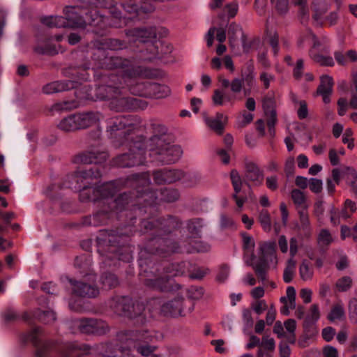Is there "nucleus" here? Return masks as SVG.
<instances>
[{
  "mask_svg": "<svg viewBox=\"0 0 357 357\" xmlns=\"http://www.w3.org/2000/svg\"><path fill=\"white\" fill-rule=\"evenodd\" d=\"M99 172H96L93 169L78 171L75 175L68 178V183H65L66 188L75 190H79L81 201H92L97 202L98 207L101 208L93 215L86 217L84 220L85 225L99 226L107 223L109 218V213L121 211L126 205L129 204L128 196L122 194L116 199H113L117 192V188L114 182H109L96 187H87L89 184L88 180L100 176Z\"/></svg>",
  "mask_w": 357,
  "mask_h": 357,
  "instance_id": "f257e3e1",
  "label": "nucleus"
},
{
  "mask_svg": "<svg viewBox=\"0 0 357 357\" xmlns=\"http://www.w3.org/2000/svg\"><path fill=\"white\" fill-rule=\"evenodd\" d=\"M137 116L118 115L107 122V131L115 146H126L129 152L116 157L114 165L120 167H130L143 164L146 160V149H149L144 136V128L137 126Z\"/></svg>",
  "mask_w": 357,
  "mask_h": 357,
  "instance_id": "f03ea898",
  "label": "nucleus"
},
{
  "mask_svg": "<svg viewBox=\"0 0 357 357\" xmlns=\"http://www.w3.org/2000/svg\"><path fill=\"white\" fill-rule=\"evenodd\" d=\"M121 75H111L107 84L96 89V96L98 100H111V109L116 112L126 110H145L148 107L146 100L136 98H120L123 87Z\"/></svg>",
  "mask_w": 357,
  "mask_h": 357,
  "instance_id": "7ed1b4c3",
  "label": "nucleus"
},
{
  "mask_svg": "<svg viewBox=\"0 0 357 357\" xmlns=\"http://www.w3.org/2000/svg\"><path fill=\"white\" fill-rule=\"evenodd\" d=\"M103 65L109 69L120 68L121 79L123 84L128 86L130 93L139 96L148 97L151 82H137L133 84L132 82L138 77H150L151 73L149 69L135 66L128 60L114 56L106 58Z\"/></svg>",
  "mask_w": 357,
  "mask_h": 357,
  "instance_id": "20e7f679",
  "label": "nucleus"
},
{
  "mask_svg": "<svg viewBox=\"0 0 357 357\" xmlns=\"http://www.w3.org/2000/svg\"><path fill=\"white\" fill-rule=\"evenodd\" d=\"M126 185L136 190L137 199H142L145 205H152L160 202H173L179 197L178 190L164 188L159 192L153 191L150 188L151 181L146 173L134 175L129 178Z\"/></svg>",
  "mask_w": 357,
  "mask_h": 357,
  "instance_id": "39448f33",
  "label": "nucleus"
},
{
  "mask_svg": "<svg viewBox=\"0 0 357 357\" xmlns=\"http://www.w3.org/2000/svg\"><path fill=\"white\" fill-rule=\"evenodd\" d=\"M127 350L123 347L116 349L112 343H100L93 347L71 344L68 347V351L63 357H82L79 351H83L85 354L99 355L103 357H122Z\"/></svg>",
  "mask_w": 357,
  "mask_h": 357,
  "instance_id": "423d86ee",
  "label": "nucleus"
},
{
  "mask_svg": "<svg viewBox=\"0 0 357 357\" xmlns=\"http://www.w3.org/2000/svg\"><path fill=\"white\" fill-rule=\"evenodd\" d=\"M114 312L121 316H128L131 318L139 317L141 322H144V317L142 312L144 310V305L142 303H132V299L128 296H116L109 303Z\"/></svg>",
  "mask_w": 357,
  "mask_h": 357,
  "instance_id": "0eeeda50",
  "label": "nucleus"
},
{
  "mask_svg": "<svg viewBox=\"0 0 357 357\" xmlns=\"http://www.w3.org/2000/svg\"><path fill=\"white\" fill-rule=\"evenodd\" d=\"M98 113H73L59 123V128L64 131L70 132L84 129L94 124L98 120Z\"/></svg>",
  "mask_w": 357,
  "mask_h": 357,
  "instance_id": "6e6552de",
  "label": "nucleus"
},
{
  "mask_svg": "<svg viewBox=\"0 0 357 357\" xmlns=\"http://www.w3.org/2000/svg\"><path fill=\"white\" fill-rule=\"evenodd\" d=\"M183 154V149L179 145L170 143V140L166 141L164 144L159 146H153L149 152V155L155 160L164 163L169 164L178 161Z\"/></svg>",
  "mask_w": 357,
  "mask_h": 357,
  "instance_id": "1a4fd4ad",
  "label": "nucleus"
},
{
  "mask_svg": "<svg viewBox=\"0 0 357 357\" xmlns=\"http://www.w3.org/2000/svg\"><path fill=\"white\" fill-rule=\"evenodd\" d=\"M167 32V30L162 26H149L129 29L126 31V34L131 42L153 43L158 36H165Z\"/></svg>",
  "mask_w": 357,
  "mask_h": 357,
  "instance_id": "9d476101",
  "label": "nucleus"
},
{
  "mask_svg": "<svg viewBox=\"0 0 357 357\" xmlns=\"http://www.w3.org/2000/svg\"><path fill=\"white\" fill-rule=\"evenodd\" d=\"M117 340L122 344H126L129 348L137 347L141 343H149L153 342L156 335L146 331H129L118 333Z\"/></svg>",
  "mask_w": 357,
  "mask_h": 357,
  "instance_id": "9b49d317",
  "label": "nucleus"
},
{
  "mask_svg": "<svg viewBox=\"0 0 357 357\" xmlns=\"http://www.w3.org/2000/svg\"><path fill=\"white\" fill-rule=\"evenodd\" d=\"M73 326L80 333L85 334L102 335L109 331V326L106 322L96 319L75 320L73 321Z\"/></svg>",
  "mask_w": 357,
  "mask_h": 357,
  "instance_id": "f8f14e48",
  "label": "nucleus"
},
{
  "mask_svg": "<svg viewBox=\"0 0 357 357\" xmlns=\"http://www.w3.org/2000/svg\"><path fill=\"white\" fill-rule=\"evenodd\" d=\"M146 130V133L149 135V152L152 151L153 146H159L170 140L167 128L159 123H151Z\"/></svg>",
  "mask_w": 357,
  "mask_h": 357,
  "instance_id": "ddd939ff",
  "label": "nucleus"
},
{
  "mask_svg": "<svg viewBox=\"0 0 357 357\" xmlns=\"http://www.w3.org/2000/svg\"><path fill=\"white\" fill-rule=\"evenodd\" d=\"M105 238H100L104 243H108L109 244V250L107 254L105 255V261L107 265L110 266L111 264L109 261H106L108 260H113L114 259H118L121 261H129L132 257L130 253L127 252L125 255L119 253L117 252L116 247L118 246L119 241H117V238L119 237L114 234L113 232H105Z\"/></svg>",
  "mask_w": 357,
  "mask_h": 357,
  "instance_id": "4468645a",
  "label": "nucleus"
},
{
  "mask_svg": "<svg viewBox=\"0 0 357 357\" xmlns=\"http://www.w3.org/2000/svg\"><path fill=\"white\" fill-rule=\"evenodd\" d=\"M184 173L178 169H163L153 173V180L155 183L162 185L171 183L181 180Z\"/></svg>",
  "mask_w": 357,
  "mask_h": 357,
  "instance_id": "2eb2a0df",
  "label": "nucleus"
},
{
  "mask_svg": "<svg viewBox=\"0 0 357 357\" xmlns=\"http://www.w3.org/2000/svg\"><path fill=\"white\" fill-rule=\"evenodd\" d=\"M203 119L208 128L218 134H222L227 121V116L223 113H204Z\"/></svg>",
  "mask_w": 357,
  "mask_h": 357,
  "instance_id": "dca6fc26",
  "label": "nucleus"
},
{
  "mask_svg": "<svg viewBox=\"0 0 357 357\" xmlns=\"http://www.w3.org/2000/svg\"><path fill=\"white\" fill-rule=\"evenodd\" d=\"M245 176L254 186H260L264 182V172L251 160L245 161Z\"/></svg>",
  "mask_w": 357,
  "mask_h": 357,
  "instance_id": "f3484780",
  "label": "nucleus"
},
{
  "mask_svg": "<svg viewBox=\"0 0 357 357\" xmlns=\"http://www.w3.org/2000/svg\"><path fill=\"white\" fill-rule=\"evenodd\" d=\"M219 81L222 89L215 90L212 100L215 105H225L233 100L235 98V96L225 91V89L230 86L231 82L229 79L220 77Z\"/></svg>",
  "mask_w": 357,
  "mask_h": 357,
  "instance_id": "a211bd4d",
  "label": "nucleus"
},
{
  "mask_svg": "<svg viewBox=\"0 0 357 357\" xmlns=\"http://www.w3.org/2000/svg\"><path fill=\"white\" fill-rule=\"evenodd\" d=\"M72 285L73 293L83 297H96L99 294V290L93 283L88 284L85 282H77L69 280Z\"/></svg>",
  "mask_w": 357,
  "mask_h": 357,
  "instance_id": "6ab92c4d",
  "label": "nucleus"
},
{
  "mask_svg": "<svg viewBox=\"0 0 357 357\" xmlns=\"http://www.w3.org/2000/svg\"><path fill=\"white\" fill-rule=\"evenodd\" d=\"M160 310L165 316H182L183 311V298L178 296L164 303L161 306Z\"/></svg>",
  "mask_w": 357,
  "mask_h": 357,
  "instance_id": "aec40b11",
  "label": "nucleus"
},
{
  "mask_svg": "<svg viewBox=\"0 0 357 357\" xmlns=\"http://www.w3.org/2000/svg\"><path fill=\"white\" fill-rule=\"evenodd\" d=\"M275 252V243L274 241L263 242L259 244V255L261 261L276 264L278 258Z\"/></svg>",
  "mask_w": 357,
  "mask_h": 357,
  "instance_id": "412c9836",
  "label": "nucleus"
},
{
  "mask_svg": "<svg viewBox=\"0 0 357 357\" xmlns=\"http://www.w3.org/2000/svg\"><path fill=\"white\" fill-rule=\"evenodd\" d=\"M333 79L328 75H324L320 77V84L319 85L317 94L322 97L323 102L328 104L331 102V96L333 93Z\"/></svg>",
  "mask_w": 357,
  "mask_h": 357,
  "instance_id": "4be33fe9",
  "label": "nucleus"
},
{
  "mask_svg": "<svg viewBox=\"0 0 357 357\" xmlns=\"http://www.w3.org/2000/svg\"><path fill=\"white\" fill-rule=\"evenodd\" d=\"M277 121L276 113H264L262 118L258 119L256 122L257 130L259 132L260 136L265 135V125L266 124L268 128V133L271 137L275 135V125Z\"/></svg>",
  "mask_w": 357,
  "mask_h": 357,
  "instance_id": "5701e85b",
  "label": "nucleus"
},
{
  "mask_svg": "<svg viewBox=\"0 0 357 357\" xmlns=\"http://www.w3.org/2000/svg\"><path fill=\"white\" fill-rule=\"evenodd\" d=\"M65 26L63 27H83L86 25L85 20L77 12L75 7H66L64 10Z\"/></svg>",
  "mask_w": 357,
  "mask_h": 357,
  "instance_id": "b1692460",
  "label": "nucleus"
},
{
  "mask_svg": "<svg viewBox=\"0 0 357 357\" xmlns=\"http://www.w3.org/2000/svg\"><path fill=\"white\" fill-rule=\"evenodd\" d=\"M144 280V284L148 287L158 289L160 291H165L169 289L168 276H161L158 274L150 273H148Z\"/></svg>",
  "mask_w": 357,
  "mask_h": 357,
  "instance_id": "393cba45",
  "label": "nucleus"
},
{
  "mask_svg": "<svg viewBox=\"0 0 357 357\" xmlns=\"http://www.w3.org/2000/svg\"><path fill=\"white\" fill-rule=\"evenodd\" d=\"M41 335V328L39 327L32 329L26 336V340L31 341L36 348V355L37 357H44L47 351V344L43 343L39 339Z\"/></svg>",
  "mask_w": 357,
  "mask_h": 357,
  "instance_id": "a878e982",
  "label": "nucleus"
},
{
  "mask_svg": "<svg viewBox=\"0 0 357 357\" xmlns=\"http://www.w3.org/2000/svg\"><path fill=\"white\" fill-rule=\"evenodd\" d=\"M77 85V82L70 80L56 81L46 84L43 88V91L47 94L59 93L74 89Z\"/></svg>",
  "mask_w": 357,
  "mask_h": 357,
  "instance_id": "bb28decb",
  "label": "nucleus"
},
{
  "mask_svg": "<svg viewBox=\"0 0 357 357\" xmlns=\"http://www.w3.org/2000/svg\"><path fill=\"white\" fill-rule=\"evenodd\" d=\"M107 158V153L105 152L95 153L89 151L77 155L75 158V162L83 164L99 163L105 161Z\"/></svg>",
  "mask_w": 357,
  "mask_h": 357,
  "instance_id": "cd10ccee",
  "label": "nucleus"
},
{
  "mask_svg": "<svg viewBox=\"0 0 357 357\" xmlns=\"http://www.w3.org/2000/svg\"><path fill=\"white\" fill-rule=\"evenodd\" d=\"M151 241L153 245H158L160 246V248H157L155 250V252L159 255H162L163 253L169 254L178 250L177 243L170 238L158 237L155 238Z\"/></svg>",
  "mask_w": 357,
  "mask_h": 357,
  "instance_id": "c85d7f7f",
  "label": "nucleus"
},
{
  "mask_svg": "<svg viewBox=\"0 0 357 357\" xmlns=\"http://www.w3.org/2000/svg\"><path fill=\"white\" fill-rule=\"evenodd\" d=\"M243 248L245 250L244 261L247 265H252L255 259L254 255L255 241L252 237L245 234L243 235Z\"/></svg>",
  "mask_w": 357,
  "mask_h": 357,
  "instance_id": "c756f323",
  "label": "nucleus"
},
{
  "mask_svg": "<svg viewBox=\"0 0 357 357\" xmlns=\"http://www.w3.org/2000/svg\"><path fill=\"white\" fill-rule=\"evenodd\" d=\"M143 227L146 229H152L153 227H158L162 229H165L166 231H170V229L175 227V222L174 218L170 217L167 220H154V221H148L145 220L142 222Z\"/></svg>",
  "mask_w": 357,
  "mask_h": 357,
  "instance_id": "7c9ffc66",
  "label": "nucleus"
},
{
  "mask_svg": "<svg viewBox=\"0 0 357 357\" xmlns=\"http://www.w3.org/2000/svg\"><path fill=\"white\" fill-rule=\"evenodd\" d=\"M148 97L149 98H162L169 94L170 90L166 85L151 82Z\"/></svg>",
  "mask_w": 357,
  "mask_h": 357,
  "instance_id": "2f4dec72",
  "label": "nucleus"
},
{
  "mask_svg": "<svg viewBox=\"0 0 357 357\" xmlns=\"http://www.w3.org/2000/svg\"><path fill=\"white\" fill-rule=\"evenodd\" d=\"M216 32V38L220 43H223L226 40V31L223 28L216 29L214 26L211 27L206 34V44L208 47H211L213 43L214 35Z\"/></svg>",
  "mask_w": 357,
  "mask_h": 357,
  "instance_id": "473e14b6",
  "label": "nucleus"
},
{
  "mask_svg": "<svg viewBox=\"0 0 357 357\" xmlns=\"http://www.w3.org/2000/svg\"><path fill=\"white\" fill-rule=\"evenodd\" d=\"M345 311L342 302H337L331 308L328 314V319L331 321H340L344 318Z\"/></svg>",
  "mask_w": 357,
  "mask_h": 357,
  "instance_id": "72a5a7b5",
  "label": "nucleus"
},
{
  "mask_svg": "<svg viewBox=\"0 0 357 357\" xmlns=\"http://www.w3.org/2000/svg\"><path fill=\"white\" fill-rule=\"evenodd\" d=\"M32 316L45 324H50L56 319V314L52 310L38 309L33 312Z\"/></svg>",
  "mask_w": 357,
  "mask_h": 357,
  "instance_id": "f704fd0d",
  "label": "nucleus"
},
{
  "mask_svg": "<svg viewBox=\"0 0 357 357\" xmlns=\"http://www.w3.org/2000/svg\"><path fill=\"white\" fill-rule=\"evenodd\" d=\"M299 275L303 281H309L313 278V268L307 260L304 259L301 263L299 266Z\"/></svg>",
  "mask_w": 357,
  "mask_h": 357,
  "instance_id": "c9c22d12",
  "label": "nucleus"
},
{
  "mask_svg": "<svg viewBox=\"0 0 357 357\" xmlns=\"http://www.w3.org/2000/svg\"><path fill=\"white\" fill-rule=\"evenodd\" d=\"M352 213H350L345 207L340 211H336L332 208L331 211V221L334 225H337L340 223L341 220H347L350 218Z\"/></svg>",
  "mask_w": 357,
  "mask_h": 357,
  "instance_id": "e433bc0d",
  "label": "nucleus"
},
{
  "mask_svg": "<svg viewBox=\"0 0 357 357\" xmlns=\"http://www.w3.org/2000/svg\"><path fill=\"white\" fill-rule=\"evenodd\" d=\"M309 55L314 61L321 66H333L335 64L333 59L331 56L317 54L314 52L312 50H310Z\"/></svg>",
  "mask_w": 357,
  "mask_h": 357,
  "instance_id": "4c0bfd02",
  "label": "nucleus"
},
{
  "mask_svg": "<svg viewBox=\"0 0 357 357\" xmlns=\"http://www.w3.org/2000/svg\"><path fill=\"white\" fill-rule=\"evenodd\" d=\"M79 103L75 100L63 101L55 103L51 108V112H63L77 109Z\"/></svg>",
  "mask_w": 357,
  "mask_h": 357,
  "instance_id": "58836bf2",
  "label": "nucleus"
},
{
  "mask_svg": "<svg viewBox=\"0 0 357 357\" xmlns=\"http://www.w3.org/2000/svg\"><path fill=\"white\" fill-rule=\"evenodd\" d=\"M296 262L293 258H290L287 260L286 267L284 270L283 280L284 282L289 283L293 280Z\"/></svg>",
  "mask_w": 357,
  "mask_h": 357,
  "instance_id": "ea45409f",
  "label": "nucleus"
},
{
  "mask_svg": "<svg viewBox=\"0 0 357 357\" xmlns=\"http://www.w3.org/2000/svg\"><path fill=\"white\" fill-rule=\"evenodd\" d=\"M340 110L357 109V95L354 94L349 102L345 98H340L337 100Z\"/></svg>",
  "mask_w": 357,
  "mask_h": 357,
  "instance_id": "a19ab883",
  "label": "nucleus"
},
{
  "mask_svg": "<svg viewBox=\"0 0 357 357\" xmlns=\"http://www.w3.org/2000/svg\"><path fill=\"white\" fill-rule=\"evenodd\" d=\"M300 215V229L304 232L305 236H310L311 235V227L309 221L308 215L305 209L299 211Z\"/></svg>",
  "mask_w": 357,
  "mask_h": 357,
  "instance_id": "79ce46f5",
  "label": "nucleus"
},
{
  "mask_svg": "<svg viewBox=\"0 0 357 357\" xmlns=\"http://www.w3.org/2000/svg\"><path fill=\"white\" fill-rule=\"evenodd\" d=\"M206 224L203 220L200 218H195L190 220L188 223V229L190 233L193 235L199 236L202 232V229Z\"/></svg>",
  "mask_w": 357,
  "mask_h": 357,
  "instance_id": "37998d69",
  "label": "nucleus"
},
{
  "mask_svg": "<svg viewBox=\"0 0 357 357\" xmlns=\"http://www.w3.org/2000/svg\"><path fill=\"white\" fill-rule=\"evenodd\" d=\"M64 17L63 16H49L42 19V22L49 27L61 28L65 26Z\"/></svg>",
  "mask_w": 357,
  "mask_h": 357,
  "instance_id": "c03bdc74",
  "label": "nucleus"
},
{
  "mask_svg": "<svg viewBox=\"0 0 357 357\" xmlns=\"http://www.w3.org/2000/svg\"><path fill=\"white\" fill-rule=\"evenodd\" d=\"M101 283L103 288L109 289L116 287L119 284V280L114 274L106 273L101 277Z\"/></svg>",
  "mask_w": 357,
  "mask_h": 357,
  "instance_id": "a18cd8bd",
  "label": "nucleus"
},
{
  "mask_svg": "<svg viewBox=\"0 0 357 357\" xmlns=\"http://www.w3.org/2000/svg\"><path fill=\"white\" fill-rule=\"evenodd\" d=\"M229 40L231 47L235 46V43L237 40L236 34L239 33L243 37L245 35L241 26L235 24H231L229 27Z\"/></svg>",
  "mask_w": 357,
  "mask_h": 357,
  "instance_id": "49530a36",
  "label": "nucleus"
},
{
  "mask_svg": "<svg viewBox=\"0 0 357 357\" xmlns=\"http://www.w3.org/2000/svg\"><path fill=\"white\" fill-rule=\"evenodd\" d=\"M333 241V238L328 229H322L317 236V242L319 246L325 247L330 245Z\"/></svg>",
  "mask_w": 357,
  "mask_h": 357,
  "instance_id": "de8ad7c7",
  "label": "nucleus"
},
{
  "mask_svg": "<svg viewBox=\"0 0 357 357\" xmlns=\"http://www.w3.org/2000/svg\"><path fill=\"white\" fill-rule=\"evenodd\" d=\"M291 199L294 203L298 207L302 208L303 209H305V196L304 193L298 189H294L291 191Z\"/></svg>",
  "mask_w": 357,
  "mask_h": 357,
  "instance_id": "09e8293b",
  "label": "nucleus"
},
{
  "mask_svg": "<svg viewBox=\"0 0 357 357\" xmlns=\"http://www.w3.org/2000/svg\"><path fill=\"white\" fill-rule=\"evenodd\" d=\"M352 283L353 281L351 277L343 276L337 280L335 287L338 291L344 292L350 289L352 286Z\"/></svg>",
  "mask_w": 357,
  "mask_h": 357,
  "instance_id": "8fccbe9b",
  "label": "nucleus"
},
{
  "mask_svg": "<svg viewBox=\"0 0 357 357\" xmlns=\"http://www.w3.org/2000/svg\"><path fill=\"white\" fill-rule=\"evenodd\" d=\"M267 264L268 263L264 261L254 264L253 261H252V265H250L254 268L258 278L262 282L266 280Z\"/></svg>",
  "mask_w": 357,
  "mask_h": 357,
  "instance_id": "3c124183",
  "label": "nucleus"
},
{
  "mask_svg": "<svg viewBox=\"0 0 357 357\" xmlns=\"http://www.w3.org/2000/svg\"><path fill=\"white\" fill-rule=\"evenodd\" d=\"M230 178L234 192L239 193L242 188L243 181L241 175L236 169H232L231 171Z\"/></svg>",
  "mask_w": 357,
  "mask_h": 357,
  "instance_id": "603ef678",
  "label": "nucleus"
},
{
  "mask_svg": "<svg viewBox=\"0 0 357 357\" xmlns=\"http://www.w3.org/2000/svg\"><path fill=\"white\" fill-rule=\"evenodd\" d=\"M259 221L265 231H270L271 230V217L266 210H262L259 212Z\"/></svg>",
  "mask_w": 357,
  "mask_h": 357,
  "instance_id": "864d4df0",
  "label": "nucleus"
},
{
  "mask_svg": "<svg viewBox=\"0 0 357 357\" xmlns=\"http://www.w3.org/2000/svg\"><path fill=\"white\" fill-rule=\"evenodd\" d=\"M319 317L320 311L318 304L312 305L306 316V321L309 323H314L318 321Z\"/></svg>",
  "mask_w": 357,
  "mask_h": 357,
  "instance_id": "5fc2aeb1",
  "label": "nucleus"
},
{
  "mask_svg": "<svg viewBox=\"0 0 357 357\" xmlns=\"http://www.w3.org/2000/svg\"><path fill=\"white\" fill-rule=\"evenodd\" d=\"M262 105L264 112H275V101L273 95L268 93L264 96Z\"/></svg>",
  "mask_w": 357,
  "mask_h": 357,
  "instance_id": "6e6d98bb",
  "label": "nucleus"
},
{
  "mask_svg": "<svg viewBox=\"0 0 357 357\" xmlns=\"http://www.w3.org/2000/svg\"><path fill=\"white\" fill-rule=\"evenodd\" d=\"M275 344L273 338L268 336L263 337L261 341L260 340V348L262 349L265 352L271 353L274 351Z\"/></svg>",
  "mask_w": 357,
  "mask_h": 357,
  "instance_id": "4d7b16f0",
  "label": "nucleus"
},
{
  "mask_svg": "<svg viewBox=\"0 0 357 357\" xmlns=\"http://www.w3.org/2000/svg\"><path fill=\"white\" fill-rule=\"evenodd\" d=\"M342 174L345 177L349 185L351 184V181H356L357 179V172L353 167H344L342 169Z\"/></svg>",
  "mask_w": 357,
  "mask_h": 357,
  "instance_id": "13d9d810",
  "label": "nucleus"
},
{
  "mask_svg": "<svg viewBox=\"0 0 357 357\" xmlns=\"http://www.w3.org/2000/svg\"><path fill=\"white\" fill-rule=\"evenodd\" d=\"M349 236H351L354 241H357V222L352 229L345 225L341 227L342 238L344 239Z\"/></svg>",
  "mask_w": 357,
  "mask_h": 357,
  "instance_id": "bf43d9fd",
  "label": "nucleus"
},
{
  "mask_svg": "<svg viewBox=\"0 0 357 357\" xmlns=\"http://www.w3.org/2000/svg\"><path fill=\"white\" fill-rule=\"evenodd\" d=\"M105 45L107 49L111 50H122L126 47V45L123 42L114 38L107 39L105 42Z\"/></svg>",
  "mask_w": 357,
  "mask_h": 357,
  "instance_id": "052dcab7",
  "label": "nucleus"
},
{
  "mask_svg": "<svg viewBox=\"0 0 357 357\" xmlns=\"http://www.w3.org/2000/svg\"><path fill=\"white\" fill-rule=\"evenodd\" d=\"M275 76L266 71H263L259 75V80L262 83L265 89L270 87L271 83L275 80Z\"/></svg>",
  "mask_w": 357,
  "mask_h": 357,
  "instance_id": "680f3d73",
  "label": "nucleus"
},
{
  "mask_svg": "<svg viewBox=\"0 0 357 357\" xmlns=\"http://www.w3.org/2000/svg\"><path fill=\"white\" fill-rule=\"evenodd\" d=\"M210 245L203 241H197L194 243L190 252H206L210 250Z\"/></svg>",
  "mask_w": 357,
  "mask_h": 357,
  "instance_id": "e2e57ef3",
  "label": "nucleus"
},
{
  "mask_svg": "<svg viewBox=\"0 0 357 357\" xmlns=\"http://www.w3.org/2000/svg\"><path fill=\"white\" fill-rule=\"evenodd\" d=\"M208 273V269L204 267H195L190 273V278L201 280Z\"/></svg>",
  "mask_w": 357,
  "mask_h": 357,
  "instance_id": "0e129e2a",
  "label": "nucleus"
},
{
  "mask_svg": "<svg viewBox=\"0 0 357 357\" xmlns=\"http://www.w3.org/2000/svg\"><path fill=\"white\" fill-rule=\"evenodd\" d=\"M242 319L245 326L250 328L253 325V319L252 317V312L248 308L243 309Z\"/></svg>",
  "mask_w": 357,
  "mask_h": 357,
  "instance_id": "69168bd1",
  "label": "nucleus"
},
{
  "mask_svg": "<svg viewBox=\"0 0 357 357\" xmlns=\"http://www.w3.org/2000/svg\"><path fill=\"white\" fill-rule=\"evenodd\" d=\"M253 120L252 113H244L237 117V125L238 127H244Z\"/></svg>",
  "mask_w": 357,
  "mask_h": 357,
  "instance_id": "338daca9",
  "label": "nucleus"
},
{
  "mask_svg": "<svg viewBox=\"0 0 357 357\" xmlns=\"http://www.w3.org/2000/svg\"><path fill=\"white\" fill-rule=\"evenodd\" d=\"M349 314L351 319L357 321V299L351 298L349 303Z\"/></svg>",
  "mask_w": 357,
  "mask_h": 357,
  "instance_id": "774afa93",
  "label": "nucleus"
}]
</instances>
